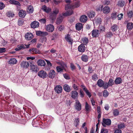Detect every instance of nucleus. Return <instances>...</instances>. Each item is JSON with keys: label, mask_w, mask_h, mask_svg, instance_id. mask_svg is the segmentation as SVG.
<instances>
[{"label": "nucleus", "mask_w": 133, "mask_h": 133, "mask_svg": "<svg viewBox=\"0 0 133 133\" xmlns=\"http://www.w3.org/2000/svg\"><path fill=\"white\" fill-rule=\"evenodd\" d=\"M59 12V9L57 8L54 9L50 14V18L52 20H54L56 19V15Z\"/></svg>", "instance_id": "nucleus-1"}, {"label": "nucleus", "mask_w": 133, "mask_h": 133, "mask_svg": "<svg viewBox=\"0 0 133 133\" xmlns=\"http://www.w3.org/2000/svg\"><path fill=\"white\" fill-rule=\"evenodd\" d=\"M38 75L39 77L43 78H45L48 76L46 72L44 70H41L39 72Z\"/></svg>", "instance_id": "nucleus-2"}, {"label": "nucleus", "mask_w": 133, "mask_h": 133, "mask_svg": "<svg viewBox=\"0 0 133 133\" xmlns=\"http://www.w3.org/2000/svg\"><path fill=\"white\" fill-rule=\"evenodd\" d=\"M111 123V120L109 119L104 118L103 119L102 125L104 127H105L106 125H110Z\"/></svg>", "instance_id": "nucleus-3"}, {"label": "nucleus", "mask_w": 133, "mask_h": 133, "mask_svg": "<svg viewBox=\"0 0 133 133\" xmlns=\"http://www.w3.org/2000/svg\"><path fill=\"white\" fill-rule=\"evenodd\" d=\"M66 67V64L62 66H57L56 68V70L57 71L59 72H62L64 70L66 71L65 68Z\"/></svg>", "instance_id": "nucleus-4"}, {"label": "nucleus", "mask_w": 133, "mask_h": 133, "mask_svg": "<svg viewBox=\"0 0 133 133\" xmlns=\"http://www.w3.org/2000/svg\"><path fill=\"white\" fill-rule=\"evenodd\" d=\"M36 34L37 35L40 36L44 37L48 35L47 32L40 31H36Z\"/></svg>", "instance_id": "nucleus-5"}, {"label": "nucleus", "mask_w": 133, "mask_h": 133, "mask_svg": "<svg viewBox=\"0 0 133 133\" xmlns=\"http://www.w3.org/2000/svg\"><path fill=\"white\" fill-rule=\"evenodd\" d=\"M81 105L79 101L77 99L76 100L75 108L78 111H80L81 109Z\"/></svg>", "instance_id": "nucleus-6"}, {"label": "nucleus", "mask_w": 133, "mask_h": 133, "mask_svg": "<svg viewBox=\"0 0 133 133\" xmlns=\"http://www.w3.org/2000/svg\"><path fill=\"white\" fill-rule=\"evenodd\" d=\"M54 27L52 24H49L46 26V30L50 32H52L54 30Z\"/></svg>", "instance_id": "nucleus-7"}, {"label": "nucleus", "mask_w": 133, "mask_h": 133, "mask_svg": "<svg viewBox=\"0 0 133 133\" xmlns=\"http://www.w3.org/2000/svg\"><path fill=\"white\" fill-rule=\"evenodd\" d=\"M86 48L84 44H82L78 46V50L79 52H83L85 51Z\"/></svg>", "instance_id": "nucleus-8"}, {"label": "nucleus", "mask_w": 133, "mask_h": 133, "mask_svg": "<svg viewBox=\"0 0 133 133\" xmlns=\"http://www.w3.org/2000/svg\"><path fill=\"white\" fill-rule=\"evenodd\" d=\"M26 14V11L23 10H20L18 13V15L19 17L24 18Z\"/></svg>", "instance_id": "nucleus-9"}, {"label": "nucleus", "mask_w": 133, "mask_h": 133, "mask_svg": "<svg viewBox=\"0 0 133 133\" xmlns=\"http://www.w3.org/2000/svg\"><path fill=\"white\" fill-rule=\"evenodd\" d=\"M81 87L83 89L84 91L86 93L89 97L90 98L91 96V94L86 88L85 87L84 85H81Z\"/></svg>", "instance_id": "nucleus-10"}, {"label": "nucleus", "mask_w": 133, "mask_h": 133, "mask_svg": "<svg viewBox=\"0 0 133 133\" xmlns=\"http://www.w3.org/2000/svg\"><path fill=\"white\" fill-rule=\"evenodd\" d=\"M62 88L60 85H57L55 87L54 90L58 94H59L62 92Z\"/></svg>", "instance_id": "nucleus-11"}, {"label": "nucleus", "mask_w": 133, "mask_h": 133, "mask_svg": "<svg viewBox=\"0 0 133 133\" xmlns=\"http://www.w3.org/2000/svg\"><path fill=\"white\" fill-rule=\"evenodd\" d=\"M99 31L97 29L94 30L92 32V35L93 37H96L99 36Z\"/></svg>", "instance_id": "nucleus-12"}, {"label": "nucleus", "mask_w": 133, "mask_h": 133, "mask_svg": "<svg viewBox=\"0 0 133 133\" xmlns=\"http://www.w3.org/2000/svg\"><path fill=\"white\" fill-rule=\"evenodd\" d=\"M21 66L23 68H27L29 66V63L27 62L23 61L21 63Z\"/></svg>", "instance_id": "nucleus-13"}, {"label": "nucleus", "mask_w": 133, "mask_h": 133, "mask_svg": "<svg viewBox=\"0 0 133 133\" xmlns=\"http://www.w3.org/2000/svg\"><path fill=\"white\" fill-rule=\"evenodd\" d=\"M39 25V23L38 22L34 21L32 22L31 24V28H35L38 27Z\"/></svg>", "instance_id": "nucleus-14"}, {"label": "nucleus", "mask_w": 133, "mask_h": 133, "mask_svg": "<svg viewBox=\"0 0 133 133\" xmlns=\"http://www.w3.org/2000/svg\"><path fill=\"white\" fill-rule=\"evenodd\" d=\"M63 17L61 15H59L58 17L56 19V23L57 24H59L62 23L63 21Z\"/></svg>", "instance_id": "nucleus-15"}, {"label": "nucleus", "mask_w": 133, "mask_h": 133, "mask_svg": "<svg viewBox=\"0 0 133 133\" xmlns=\"http://www.w3.org/2000/svg\"><path fill=\"white\" fill-rule=\"evenodd\" d=\"M33 34L31 33H28L25 36V39L28 40L32 39L33 38Z\"/></svg>", "instance_id": "nucleus-16"}, {"label": "nucleus", "mask_w": 133, "mask_h": 133, "mask_svg": "<svg viewBox=\"0 0 133 133\" xmlns=\"http://www.w3.org/2000/svg\"><path fill=\"white\" fill-rule=\"evenodd\" d=\"M71 97L74 99H75L78 96V93L76 91L74 90L71 91L70 92Z\"/></svg>", "instance_id": "nucleus-17"}, {"label": "nucleus", "mask_w": 133, "mask_h": 133, "mask_svg": "<svg viewBox=\"0 0 133 133\" xmlns=\"http://www.w3.org/2000/svg\"><path fill=\"white\" fill-rule=\"evenodd\" d=\"M55 75L56 73L55 71L54 70H51L50 71L48 76L50 78H52L55 77Z\"/></svg>", "instance_id": "nucleus-18"}, {"label": "nucleus", "mask_w": 133, "mask_h": 133, "mask_svg": "<svg viewBox=\"0 0 133 133\" xmlns=\"http://www.w3.org/2000/svg\"><path fill=\"white\" fill-rule=\"evenodd\" d=\"M65 40L68 42L69 43L72 45V39L71 38L70 35H67L65 36Z\"/></svg>", "instance_id": "nucleus-19"}, {"label": "nucleus", "mask_w": 133, "mask_h": 133, "mask_svg": "<svg viewBox=\"0 0 133 133\" xmlns=\"http://www.w3.org/2000/svg\"><path fill=\"white\" fill-rule=\"evenodd\" d=\"M38 65L41 66H44L46 65L45 61L43 60L39 59L37 62Z\"/></svg>", "instance_id": "nucleus-20"}, {"label": "nucleus", "mask_w": 133, "mask_h": 133, "mask_svg": "<svg viewBox=\"0 0 133 133\" xmlns=\"http://www.w3.org/2000/svg\"><path fill=\"white\" fill-rule=\"evenodd\" d=\"M95 13L93 11H90L88 13V16L90 18H93L94 17L95 15Z\"/></svg>", "instance_id": "nucleus-21"}, {"label": "nucleus", "mask_w": 133, "mask_h": 133, "mask_svg": "<svg viewBox=\"0 0 133 133\" xmlns=\"http://www.w3.org/2000/svg\"><path fill=\"white\" fill-rule=\"evenodd\" d=\"M87 17L86 16L83 15L81 17L80 20L81 22H85L87 20Z\"/></svg>", "instance_id": "nucleus-22"}, {"label": "nucleus", "mask_w": 133, "mask_h": 133, "mask_svg": "<svg viewBox=\"0 0 133 133\" xmlns=\"http://www.w3.org/2000/svg\"><path fill=\"white\" fill-rule=\"evenodd\" d=\"M110 12V9L108 6H105L103 9V12L104 14H108Z\"/></svg>", "instance_id": "nucleus-23"}, {"label": "nucleus", "mask_w": 133, "mask_h": 133, "mask_svg": "<svg viewBox=\"0 0 133 133\" xmlns=\"http://www.w3.org/2000/svg\"><path fill=\"white\" fill-rule=\"evenodd\" d=\"M76 28L77 30H81L83 27L82 24L80 23H77L76 25Z\"/></svg>", "instance_id": "nucleus-24"}, {"label": "nucleus", "mask_w": 133, "mask_h": 133, "mask_svg": "<svg viewBox=\"0 0 133 133\" xmlns=\"http://www.w3.org/2000/svg\"><path fill=\"white\" fill-rule=\"evenodd\" d=\"M25 48V45L23 44L19 45L17 46V47L15 49L16 51L22 49H24Z\"/></svg>", "instance_id": "nucleus-25"}, {"label": "nucleus", "mask_w": 133, "mask_h": 133, "mask_svg": "<svg viewBox=\"0 0 133 133\" xmlns=\"http://www.w3.org/2000/svg\"><path fill=\"white\" fill-rule=\"evenodd\" d=\"M9 3L12 4L17 5L19 6L21 5L20 3L18 1L14 0H11L9 1Z\"/></svg>", "instance_id": "nucleus-26"}, {"label": "nucleus", "mask_w": 133, "mask_h": 133, "mask_svg": "<svg viewBox=\"0 0 133 133\" xmlns=\"http://www.w3.org/2000/svg\"><path fill=\"white\" fill-rule=\"evenodd\" d=\"M97 85L100 87H103L104 84V82L101 79H99L97 83Z\"/></svg>", "instance_id": "nucleus-27"}, {"label": "nucleus", "mask_w": 133, "mask_h": 133, "mask_svg": "<svg viewBox=\"0 0 133 133\" xmlns=\"http://www.w3.org/2000/svg\"><path fill=\"white\" fill-rule=\"evenodd\" d=\"M64 90L66 92H68L70 91V89L69 85L67 84H65L63 86Z\"/></svg>", "instance_id": "nucleus-28"}, {"label": "nucleus", "mask_w": 133, "mask_h": 133, "mask_svg": "<svg viewBox=\"0 0 133 133\" xmlns=\"http://www.w3.org/2000/svg\"><path fill=\"white\" fill-rule=\"evenodd\" d=\"M82 60L84 62H87L88 61V56L85 55H83L81 56Z\"/></svg>", "instance_id": "nucleus-29"}, {"label": "nucleus", "mask_w": 133, "mask_h": 133, "mask_svg": "<svg viewBox=\"0 0 133 133\" xmlns=\"http://www.w3.org/2000/svg\"><path fill=\"white\" fill-rule=\"evenodd\" d=\"M38 68L36 65L32 64L31 65V70L34 72H37Z\"/></svg>", "instance_id": "nucleus-30"}, {"label": "nucleus", "mask_w": 133, "mask_h": 133, "mask_svg": "<svg viewBox=\"0 0 133 133\" xmlns=\"http://www.w3.org/2000/svg\"><path fill=\"white\" fill-rule=\"evenodd\" d=\"M17 62V60L15 58H11L9 61V64H16V63Z\"/></svg>", "instance_id": "nucleus-31"}, {"label": "nucleus", "mask_w": 133, "mask_h": 133, "mask_svg": "<svg viewBox=\"0 0 133 133\" xmlns=\"http://www.w3.org/2000/svg\"><path fill=\"white\" fill-rule=\"evenodd\" d=\"M34 11V9L32 6L31 5L29 6L27 9V11L29 13H32Z\"/></svg>", "instance_id": "nucleus-32"}, {"label": "nucleus", "mask_w": 133, "mask_h": 133, "mask_svg": "<svg viewBox=\"0 0 133 133\" xmlns=\"http://www.w3.org/2000/svg\"><path fill=\"white\" fill-rule=\"evenodd\" d=\"M115 82L117 84H120L122 82V79L120 77H117L116 79Z\"/></svg>", "instance_id": "nucleus-33"}, {"label": "nucleus", "mask_w": 133, "mask_h": 133, "mask_svg": "<svg viewBox=\"0 0 133 133\" xmlns=\"http://www.w3.org/2000/svg\"><path fill=\"white\" fill-rule=\"evenodd\" d=\"M70 12V13H69V12L68 11H67L65 13H63L62 14V16H66L69 15H70L73 13V12L72 10H71Z\"/></svg>", "instance_id": "nucleus-34"}, {"label": "nucleus", "mask_w": 133, "mask_h": 133, "mask_svg": "<svg viewBox=\"0 0 133 133\" xmlns=\"http://www.w3.org/2000/svg\"><path fill=\"white\" fill-rule=\"evenodd\" d=\"M127 27L129 30L131 29L133 27V24L131 22L128 23L127 24Z\"/></svg>", "instance_id": "nucleus-35"}, {"label": "nucleus", "mask_w": 133, "mask_h": 133, "mask_svg": "<svg viewBox=\"0 0 133 133\" xmlns=\"http://www.w3.org/2000/svg\"><path fill=\"white\" fill-rule=\"evenodd\" d=\"M118 26L116 24H114L111 27V29L113 31H117L118 29Z\"/></svg>", "instance_id": "nucleus-36"}, {"label": "nucleus", "mask_w": 133, "mask_h": 133, "mask_svg": "<svg viewBox=\"0 0 133 133\" xmlns=\"http://www.w3.org/2000/svg\"><path fill=\"white\" fill-rule=\"evenodd\" d=\"M7 16L9 17H12L14 15V13L11 11H8L6 14Z\"/></svg>", "instance_id": "nucleus-37"}, {"label": "nucleus", "mask_w": 133, "mask_h": 133, "mask_svg": "<svg viewBox=\"0 0 133 133\" xmlns=\"http://www.w3.org/2000/svg\"><path fill=\"white\" fill-rule=\"evenodd\" d=\"M101 21L102 20L101 18H95V19L93 21V23H96L97 24H99L101 23Z\"/></svg>", "instance_id": "nucleus-38"}, {"label": "nucleus", "mask_w": 133, "mask_h": 133, "mask_svg": "<svg viewBox=\"0 0 133 133\" xmlns=\"http://www.w3.org/2000/svg\"><path fill=\"white\" fill-rule=\"evenodd\" d=\"M91 109V106L89 105L87 102H85V109L87 111H89Z\"/></svg>", "instance_id": "nucleus-39"}, {"label": "nucleus", "mask_w": 133, "mask_h": 133, "mask_svg": "<svg viewBox=\"0 0 133 133\" xmlns=\"http://www.w3.org/2000/svg\"><path fill=\"white\" fill-rule=\"evenodd\" d=\"M125 4V3L123 1H120L118 2L117 5L118 6L122 7Z\"/></svg>", "instance_id": "nucleus-40"}, {"label": "nucleus", "mask_w": 133, "mask_h": 133, "mask_svg": "<svg viewBox=\"0 0 133 133\" xmlns=\"http://www.w3.org/2000/svg\"><path fill=\"white\" fill-rule=\"evenodd\" d=\"M128 16L129 18H131L133 16V11H128L127 12Z\"/></svg>", "instance_id": "nucleus-41"}, {"label": "nucleus", "mask_w": 133, "mask_h": 133, "mask_svg": "<svg viewBox=\"0 0 133 133\" xmlns=\"http://www.w3.org/2000/svg\"><path fill=\"white\" fill-rule=\"evenodd\" d=\"M83 44L86 45L88 42V39L87 38L85 37L83 38L82 39Z\"/></svg>", "instance_id": "nucleus-42"}, {"label": "nucleus", "mask_w": 133, "mask_h": 133, "mask_svg": "<svg viewBox=\"0 0 133 133\" xmlns=\"http://www.w3.org/2000/svg\"><path fill=\"white\" fill-rule=\"evenodd\" d=\"M117 15L116 12H114L112 13L111 15V18L113 19H115L117 18Z\"/></svg>", "instance_id": "nucleus-43"}, {"label": "nucleus", "mask_w": 133, "mask_h": 133, "mask_svg": "<svg viewBox=\"0 0 133 133\" xmlns=\"http://www.w3.org/2000/svg\"><path fill=\"white\" fill-rule=\"evenodd\" d=\"M119 111L117 109H114L113 111V114L115 116H117L119 114Z\"/></svg>", "instance_id": "nucleus-44"}, {"label": "nucleus", "mask_w": 133, "mask_h": 133, "mask_svg": "<svg viewBox=\"0 0 133 133\" xmlns=\"http://www.w3.org/2000/svg\"><path fill=\"white\" fill-rule=\"evenodd\" d=\"M112 36H113V34L111 32H107L106 34V37L108 38H110Z\"/></svg>", "instance_id": "nucleus-45"}, {"label": "nucleus", "mask_w": 133, "mask_h": 133, "mask_svg": "<svg viewBox=\"0 0 133 133\" xmlns=\"http://www.w3.org/2000/svg\"><path fill=\"white\" fill-rule=\"evenodd\" d=\"M108 83L109 86H112L114 84L113 80L111 78L109 79Z\"/></svg>", "instance_id": "nucleus-46"}, {"label": "nucleus", "mask_w": 133, "mask_h": 133, "mask_svg": "<svg viewBox=\"0 0 133 133\" xmlns=\"http://www.w3.org/2000/svg\"><path fill=\"white\" fill-rule=\"evenodd\" d=\"M40 53L41 52L39 50L37 49L36 48H34L33 54H40Z\"/></svg>", "instance_id": "nucleus-47"}, {"label": "nucleus", "mask_w": 133, "mask_h": 133, "mask_svg": "<svg viewBox=\"0 0 133 133\" xmlns=\"http://www.w3.org/2000/svg\"><path fill=\"white\" fill-rule=\"evenodd\" d=\"M109 95V93L107 90H105L104 91L103 93V96L105 97H106L108 96Z\"/></svg>", "instance_id": "nucleus-48"}, {"label": "nucleus", "mask_w": 133, "mask_h": 133, "mask_svg": "<svg viewBox=\"0 0 133 133\" xmlns=\"http://www.w3.org/2000/svg\"><path fill=\"white\" fill-rule=\"evenodd\" d=\"M23 23V20L21 19H19L18 21V24L19 25H22Z\"/></svg>", "instance_id": "nucleus-49"}, {"label": "nucleus", "mask_w": 133, "mask_h": 133, "mask_svg": "<svg viewBox=\"0 0 133 133\" xmlns=\"http://www.w3.org/2000/svg\"><path fill=\"white\" fill-rule=\"evenodd\" d=\"M57 35L56 33H55L52 34L51 36V40H54L57 37Z\"/></svg>", "instance_id": "nucleus-50"}, {"label": "nucleus", "mask_w": 133, "mask_h": 133, "mask_svg": "<svg viewBox=\"0 0 133 133\" xmlns=\"http://www.w3.org/2000/svg\"><path fill=\"white\" fill-rule=\"evenodd\" d=\"M5 7L4 4L2 2H0V10L3 9Z\"/></svg>", "instance_id": "nucleus-51"}, {"label": "nucleus", "mask_w": 133, "mask_h": 133, "mask_svg": "<svg viewBox=\"0 0 133 133\" xmlns=\"http://www.w3.org/2000/svg\"><path fill=\"white\" fill-rule=\"evenodd\" d=\"M99 29L101 31H104L105 28L103 26H99Z\"/></svg>", "instance_id": "nucleus-52"}, {"label": "nucleus", "mask_w": 133, "mask_h": 133, "mask_svg": "<svg viewBox=\"0 0 133 133\" xmlns=\"http://www.w3.org/2000/svg\"><path fill=\"white\" fill-rule=\"evenodd\" d=\"M125 127L124 124H120L118 125V128L119 129L123 128H124Z\"/></svg>", "instance_id": "nucleus-53"}, {"label": "nucleus", "mask_w": 133, "mask_h": 133, "mask_svg": "<svg viewBox=\"0 0 133 133\" xmlns=\"http://www.w3.org/2000/svg\"><path fill=\"white\" fill-rule=\"evenodd\" d=\"M79 122V119L78 118L77 119L75 120L74 122V123L75 124V126L76 127H77L78 125Z\"/></svg>", "instance_id": "nucleus-54"}, {"label": "nucleus", "mask_w": 133, "mask_h": 133, "mask_svg": "<svg viewBox=\"0 0 133 133\" xmlns=\"http://www.w3.org/2000/svg\"><path fill=\"white\" fill-rule=\"evenodd\" d=\"M56 63L58 65L60 66L64 65L66 64L64 63L61 61H56Z\"/></svg>", "instance_id": "nucleus-55"}, {"label": "nucleus", "mask_w": 133, "mask_h": 133, "mask_svg": "<svg viewBox=\"0 0 133 133\" xmlns=\"http://www.w3.org/2000/svg\"><path fill=\"white\" fill-rule=\"evenodd\" d=\"M108 130L107 129H105L104 128L102 129L101 132L100 133H108Z\"/></svg>", "instance_id": "nucleus-56"}, {"label": "nucleus", "mask_w": 133, "mask_h": 133, "mask_svg": "<svg viewBox=\"0 0 133 133\" xmlns=\"http://www.w3.org/2000/svg\"><path fill=\"white\" fill-rule=\"evenodd\" d=\"M109 86L108 83H106L105 84L104 83V84L103 87L104 89H106Z\"/></svg>", "instance_id": "nucleus-57"}, {"label": "nucleus", "mask_w": 133, "mask_h": 133, "mask_svg": "<svg viewBox=\"0 0 133 133\" xmlns=\"http://www.w3.org/2000/svg\"><path fill=\"white\" fill-rule=\"evenodd\" d=\"M92 78L94 80L96 81L98 79V77L96 74H95L92 76Z\"/></svg>", "instance_id": "nucleus-58"}, {"label": "nucleus", "mask_w": 133, "mask_h": 133, "mask_svg": "<svg viewBox=\"0 0 133 133\" xmlns=\"http://www.w3.org/2000/svg\"><path fill=\"white\" fill-rule=\"evenodd\" d=\"M45 61L47 63V64L49 66V67H51L52 66V64L49 61L46 59H45Z\"/></svg>", "instance_id": "nucleus-59"}, {"label": "nucleus", "mask_w": 133, "mask_h": 133, "mask_svg": "<svg viewBox=\"0 0 133 133\" xmlns=\"http://www.w3.org/2000/svg\"><path fill=\"white\" fill-rule=\"evenodd\" d=\"M58 30L60 31H61L62 30H63L64 29V26H63L60 25L58 27Z\"/></svg>", "instance_id": "nucleus-60"}, {"label": "nucleus", "mask_w": 133, "mask_h": 133, "mask_svg": "<svg viewBox=\"0 0 133 133\" xmlns=\"http://www.w3.org/2000/svg\"><path fill=\"white\" fill-rule=\"evenodd\" d=\"M72 87L75 90H77L78 89V87L77 85L75 84H73Z\"/></svg>", "instance_id": "nucleus-61"}, {"label": "nucleus", "mask_w": 133, "mask_h": 133, "mask_svg": "<svg viewBox=\"0 0 133 133\" xmlns=\"http://www.w3.org/2000/svg\"><path fill=\"white\" fill-rule=\"evenodd\" d=\"M51 11V9L50 8H46V9H45V10L44 11L48 13H49Z\"/></svg>", "instance_id": "nucleus-62"}, {"label": "nucleus", "mask_w": 133, "mask_h": 133, "mask_svg": "<svg viewBox=\"0 0 133 133\" xmlns=\"http://www.w3.org/2000/svg\"><path fill=\"white\" fill-rule=\"evenodd\" d=\"M123 16V14H120L118 15L117 17L118 19L120 20L122 18V17Z\"/></svg>", "instance_id": "nucleus-63"}, {"label": "nucleus", "mask_w": 133, "mask_h": 133, "mask_svg": "<svg viewBox=\"0 0 133 133\" xmlns=\"http://www.w3.org/2000/svg\"><path fill=\"white\" fill-rule=\"evenodd\" d=\"M63 76L66 79H70L69 76L66 74H64Z\"/></svg>", "instance_id": "nucleus-64"}]
</instances>
